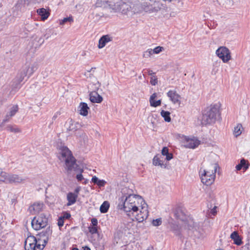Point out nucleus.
I'll use <instances>...</instances> for the list:
<instances>
[{
    "instance_id": "1",
    "label": "nucleus",
    "mask_w": 250,
    "mask_h": 250,
    "mask_svg": "<svg viewBox=\"0 0 250 250\" xmlns=\"http://www.w3.org/2000/svg\"><path fill=\"white\" fill-rule=\"evenodd\" d=\"M119 201V208L123 209L130 217L138 212L142 202H144L141 196L131 194L122 196Z\"/></svg>"
},
{
    "instance_id": "2",
    "label": "nucleus",
    "mask_w": 250,
    "mask_h": 250,
    "mask_svg": "<svg viewBox=\"0 0 250 250\" xmlns=\"http://www.w3.org/2000/svg\"><path fill=\"white\" fill-rule=\"evenodd\" d=\"M58 158L62 162H64L65 169L69 174L72 170H79L78 165L76 164V160L73 156L71 151L67 147H62L58 155Z\"/></svg>"
},
{
    "instance_id": "3",
    "label": "nucleus",
    "mask_w": 250,
    "mask_h": 250,
    "mask_svg": "<svg viewBox=\"0 0 250 250\" xmlns=\"http://www.w3.org/2000/svg\"><path fill=\"white\" fill-rule=\"evenodd\" d=\"M220 116L219 106L217 104H211L204 110L201 123L203 125L213 124Z\"/></svg>"
},
{
    "instance_id": "4",
    "label": "nucleus",
    "mask_w": 250,
    "mask_h": 250,
    "mask_svg": "<svg viewBox=\"0 0 250 250\" xmlns=\"http://www.w3.org/2000/svg\"><path fill=\"white\" fill-rule=\"evenodd\" d=\"M218 167V165L214 163L210 166L209 169L201 168L200 169L199 174L203 184L209 186L214 183Z\"/></svg>"
},
{
    "instance_id": "5",
    "label": "nucleus",
    "mask_w": 250,
    "mask_h": 250,
    "mask_svg": "<svg viewBox=\"0 0 250 250\" xmlns=\"http://www.w3.org/2000/svg\"><path fill=\"white\" fill-rule=\"evenodd\" d=\"M48 238H37L34 236H28L24 242L25 250H42L48 242Z\"/></svg>"
},
{
    "instance_id": "6",
    "label": "nucleus",
    "mask_w": 250,
    "mask_h": 250,
    "mask_svg": "<svg viewBox=\"0 0 250 250\" xmlns=\"http://www.w3.org/2000/svg\"><path fill=\"white\" fill-rule=\"evenodd\" d=\"M158 4L156 0H139V3L134 5V11L136 12H141L143 10L147 11L149 6L152 8L159 7Z\"/></svg>"
},
{
    "instance_id": "7",
    "label": "nucleus",
    "mask_w": 250,
    "mask_h": 250,
    "mask_svg": "<svg viewBox=\"0 0 250 250\" xmlns=\"http://www.w3.org/2000/svg\"><path fill=\"white\" fill-rule=\"evenodd\" d=\"M22 180V178L17 174L9 173L3 170L0 174V183L3 182L6 184L20 183Z\"/></svg>"
},
{
    "instance_id": "8",
    "label": "nucleus",
    "mask_w": 250,
    "mask_h": 250,
    "mask_svg": "<svg viewBox=\"0 0 250 250\" xmlns=\"http://www.w3.org/2000/svg\"><path fill=\"white\" fill-rule=\"evenodd\" d=\"M47 224L48 218L43 213L37 217H34L31 222L32 228L37 230L45 228Z\"/></svg>"
},
{
    "instance_id": "9",
    "label": "nucleus",
    "mask_w": 250,
    "mask_h": 250,
    "mask_svg": "<svg viewBox=\"0 0 250 250\" xmlns=\"http://www.w3.org/2000/svg\"><path fill=\"white\" fill-rule=\"evenodd\" d=\"M108 8L111 9L114 12L122 11V12L128 9V5L122 0H109Z\"/></svg>"
},
{
    "instance_id": "10",
    "label": "nucleus",
    "mask_w": 250,
    "mask_h": 250,
    "mask_svg": "<svg viewBox=\"0 0 250 250\" xmlns=\"http://www.w3.org/2000/svg\"><path fill=\"white\" fill-rule=\"evenodd\" d=\"M108 8L111 9L114 12L122 11V12L128 9V5L122 0H109Z\"/></svg>"
},
{
    "instance_id": "11",
    "label": "nucleus",
    "mask_w": 250,
    "mask_h": 250,
    "mask_svg": "<svg viewBox=\"0 0 250 250\" xmlns=\"http://www.w3.org/2000/svg\"><path fill=\"white\" fill-rule=\"evenodd\" d=\"M147 205L144 202V204L141 205V209H139V213L138 212L131 216H134L136 221L139 223L143 222L146 219L148 216V211L147 208Z\"/></svg>"
},
{
    "instance_id": "12",
    "label": "nucleus",
    "mask_w": 250,
    "mask_h": 250,
    "mask_svg": "<svg viewBox=\"0 0 250 250\" xmlns=\"http://www.w3.org/2000/svg\"><path fill=\"white\" fill-rule=\"evenodd\" d=\"M216 54L224 62H227L231 59L229 49L225 46L220 47L216 51Z\"/></svg>"
},
{
    "instance_id": "13",
    "label": "nucleus",
    "mask_w": 250,
    "mask_h": 250,
    "mask_svg": "<svg viewBox=\"0 0 250 250\" xmlns=\"http://www.w3.org/2000/svg\"><path fill=\"white\" fill-rule=\"evenodd\" d=\"M94 85V87L93 88V91L91 92L89 94L90 100L93 103H100L103 101V98L96 91L99 89L101 84L99 82H97Z\"/></svg>"
},
{
    "instance_id": "14",
    "label": "nucleus",
    "mask_w": 250,
    "mask_h": 250,
    "mask_svg": "<svg viewBox=\"0 0 250 250\" xmlns=\"http://www.w3.org/2000/svg\"><path fill=\"white\" fill-rule=\"evenodd\" d=\"M37 25L38 24L33 21H27L23 28V30H21V34L24 37L27 36L28 34L35 29Z\"/></svg>"
},
{
    "instance_id": "15",
    "label": "nucleus",
    "mask_w": 250,
    "mask_h": 250,
    "mask_svg": "<svg viewBox=\"0 0 250 250\" xmlns=\"http://www.w3.org/2000/svg\"><path fill=\"white\" fill-rule=\"evenodd\" d=\"M18 110L19 107L17 105H13L9 109V111L7 112L4 119L2 120V121L0 124V126H3L6 123L9 122L10 119L15 115Z\"/></svg>"
},
{
    "instance_id": "16",
    "label": "nucleus",
    "mask_w": 250,
    "mask_h": 250,
    "mask_svg": "<svg viewBox=\"0 0 250 250\" xmlns=\"http://www.w3.org/2000/svg\"><path fill=\"white\" fill-rule=\"evenodd\" d=\"M49 0H18L16 6L21 9L22 7L28 6L30 4H41L45 3Z\"/></svg>"
},
{
    "instance_id": "17",
    "label": "nucleus",
    "mask_w": 250,
    "mask_h": 250,
    "mask_svg": "<svg viewBox=\"0 0 250 250\" xmlns=\"http://www.w3.org/2000/svg\"><path fill=\"white\" fill-rule=\"evenodd\" d=\"M43 204L41 202H36L29 206L28 211L31 214L39 213L42 209Z\"/></svg>"
},
{
    "instance_id": "18",
    "label": "nucleus",
    "mask_w": 250,
    "mask_h": 250,
    "mask_svg": "<svg viewBox=\"0 0 250 250\" xmlns=\"http://www.w3.org/2000/svg\"><path fill=\"white\" fill-rule=\"evenodd\" d=\"M167 96L174 104H180V96L175 91L169 90L167 93Z\"/></svg>"
},
{
    "instance_id": "19",
    "label": "nucleus",
    "mask_w": 250,
    "mask_h": 250,
    "mask_svg": "<svg viewBox=\"0 0 250 250\" xmlns=\"http://www.w3.org/2000/svg\"><path fill=\"white\" fill-rule=\"evenodd\" d=\"M112 37L108 35L103 36L99 41V48H103L104 47L107 43L112 41Z\"/></svg>"
},
{
    "instance_id": "20",
    "label": "nucleus",
    "mask_w": 250,
    "mask_h": 250,
    "mask_svg": "<svg viewBox=\"0 0 250 250\" xmlns=\"http://www.w3.org/2000/svg\"><path fill=\"white\" fill-rule=\"evenodd\" d=\"M78 195L73 192H69L67 195V200L68 203H67V206H70L75 204L76 202Z\"/></svg>"
},
{
    "instance_id": "21",
    "label": "nucleus",
    "mask_w": 250,
    "mask_h": 250,
    "mask_svg": "<svg viewBox=\"0 0 250 250\" xmlns=\"http://www.w3.org/2000/svg\"><path fill=\"white\" fill-rule=\"evenodd\" d=\"M200 141L197 139L193 138L187 141L186 147L190 148H195L200 144Z\"/></svg>"
},
{
    "instance_id": "22",
    "label": "nucleus",
    "mask_w": 250,
    "mask_h": 250,
    "mask_svg": "<svg viewBox=\"0 0 250 250\" xmlns=\"http://www.w3.org/2000/svg\"><path fill=\"white\" fill-rule=\"evenodd\" d=\"M249 167V164L248 162L244 159H242L241 160L240 163L236 165L235 168L237 171L240 170L242 169L245 171L248 169Z\"/></svg>"
},
{
    "instance_id": "23",
    "label": "nucleus",
    "mask_w": 250,
    "mask_h": 250,
    "mask_svg": "<svg viewBox=\"0 0 250 250\" xmlns=\"http://www.w3.org/2000/svg\"><path fill=\"white\" fill-rule=\"evenodd\" d=\"M80 114L85 116L88 114V110L89 109L87 104L85 103H81L79 105Z\"/></svg>"
},
{
    "instance_id": "24",
    "label": "nucleus",
    "mask_w": 250,
    "mask_h": 250,
    "mask_svg": "<svg viewBox=\"0 0 250 250\" xmlns=\"http://www.w3.org/2000/svg\"><path fill=\"white\" fill-rule=\"evenodd\" d=\"M162 156L160 154L155 155L152 160V164L155 166H160L163 167L164 165L163 161L161 160Z\"/></svg>"
},
{
    "instance_id": "25",
    "label": "nucleus",
    "mask_w": 250,
    "mask_h": 250,
    "mask_svg": "<svg viewBox=\"0 0 250 250\" xmlns=\"http://www.w3.org/2000/svg\"><path fill=\"white\" fill-rule=\"evenodd\" d=\"M37 12L39 15L41 16L42 21L46 20L50 15L49 12L47 11V10L44 8L38 9Z\"/></svg>"
},
{
    "instance_id": "26",
    "label": "nucleus",
    "mask_w": 250,
    "mask_h": 250,
    "mask_svg": "<svg viewBox=\"0 0 250 250\" xmlns=\"http://www.w3.org/2000/svg\"><path fill=\"white\" fill-rule=\"evenodd\" d=\"M230 238L233 240L234 243L238 246L240 245L242 243V240L237 231H233L230 235Z\"/></svg>"
},
{
    "instance_id": "27",
    "label": "nucleus",
    "mask_w": 250,
    "mask_h": 250,
    "mask_svg": "<svg viewBox=\"0 0 250 250\" xmlns=\"http://www.w3.org/2000/svg\"><path fill=\"white\" fill-rule=\"evenodd\" d=\"M91 181L95 184H96L100 188L104 187L106 182L104 180H99L96 176L92 178Z\"/></svg>"
},
{
    "instance_id": "28",
    "label": "nucleus",
    "mask_w": 250,
    "mask_h": 250,
    "mask_svg": "<svg viewBox=\"0 0 250 250\" xmlns=\"http://www.w3.org/2000/svg\"><path fill=\"white\" fill-rule=\"evenodd\" d=\"M109 0H97L95 5L97 7L108 8Z\"/></svg>"
},
{
    "instance_id": "29",
    "label": "nucleus",
    "mask_w": 250,
    "mask_h": 250,
    "mask_svg": "<svg viewBox=\"0 0 250 250\" xmlns=\"http://www.w3.org/2000/svg\"><path fill=\"white\" fill-rule=\"evenodd\" d=\"M27 75H28L27 71L23 69L19 74H18L17 77L18 83H20L21 82Z\"/></svg>"
},
{
    "instance_id": "30",
    "label": "nucleus",
    "mask_w": 250,
    "mask_h": 250,
    "mask_svg": "<svg viewBox=\"0 0 250 250\" xmlns=\"http://www.w3.org/2000/svg\"><path fill=\"white\" fill-rule=\"evenodd\" d=\"M109 208V204L107 201H104L101 206L100 209L102 213L107 212Z\"/></svg>"
},
{
    "instance_id": "31",
    "label": "nucleus",
    "mask_w": 250,
    "mask_h": 250,
    "mask_svg": "<svg viewBox=\"0 0 250 250\" xmlns=\"http://www.w3.org/2000/svg\"><path fill=\"white\" fill-rule=\"evenodd\" d=\"M161 116L164 118L165 121L167 122H170L171 118L170 117V112L165 110H162L161 112Z\"/></svg>"
},
{
    "instance_id": "32",
    "label": "nucleus",
    "mask_w": 250,
    "mask_h": 250,
    "mask_svg": "<svg viewBox=\"0 0 250 250\" xmlns=\"http://www.w3.org/2000/svg\"><path fill=\"white\" fill-rule=\"evenodd\" d=\"M6 129L11 132L19 133L21 131L16 125H8L6 127Z\"/></svg>"
},
{
    "instance_id": "33",
    "label": "nucleus",
    "mask_w": 250,
    "mask_h": 250,
    "mask_svg": "<svg viewBox=\"0 0 250 250\" xmlns=\"http://www.w3.org/2000/svg\"><path fill=\"white\" fill-rule=\"evenodd\" d=\"M242 125L241 124H238L236 127H234L233 131V134L235 137H238L242 133Z\"/></svg>"
},
{
    "instance_id": "34",
    "label": "nucleus",
    "mask_w": 250,
    "mask_h": 250,
    "mask_svg": "<svg viewBox=\"0 0 250 250\" xmlns=\"http://www.w3.org/2000/svg\"><path fill=\"white\" fill-rule=\"evenodd\" d=\"M73 21V19L72 17L64 18L63 19L59 20V24L60 25H63L67 22H72Z\"/></svg>"
},
{
    "instance_id": "35",
    "label": "nucleus",
    "mask_w": 250,
    "mask_h": 250,
    "mask_svg": "<svg viewBox=\"0 0 250 250\" xmlns=\"http://www.w3.org/2000/svg\"><path fill=\"white\" fill-rule=\"evenodd\" d=\"M153 54H154V52L152 49H148L145 52H144L143 54V57L148 58L150 57Z\"/></svg>"
},
{
    "instance_id": "36",
    "label": "nucleus",
    "mask_w": 250,
    "mask_h": 250,
    "mask_svg": "<svg viewBox=\"0 0 250 250\" xmlns=\"http://www.w3.org/2000/svg\"><path fill=\"white\" fill-rule=\"evenodd\" d=\"M35 66H32L31 67H26L25 69H23V70H25L27 72V74H28L29 76H31L35 71Z\"/></svg>"
},
{
    "instance_id": "37",
    "label": "nucleus",
    "mask_w": 250,
    "mask_h": 250,
    "mask_svg": "<svg viewBox=\"0 0 250 250\" xmlns=\"http://www.w3.org/2000/svg\"><path fill=\"white\" fill-rule=\"evenodd\" d=\"M157 78L155 75H152L150 78V83L152 85H155L157 84Z\"/></svg>"
},
{
    "instance_id": "38",
    "label": "nucleus",
    "mask_w": 250,
    "mask_h": 250,
    "mask_svg": "<svg viewBox=\"0 0 250 250\" xmlns=\"http://www.w3.org/2000/svg\"><path fill=\"white\" fill-rule=\"evenodd\" d=\"M162 224V220L161 218H157L156 219L153 220L152 222V224L154 226H159Z\"/></svg>"
},
{
    "instance_id": "39",
    "label": "nucleus",
    "mask_w": 250,
    "mask_h": 250,
    "mask_svg": "<svg viewBox=\"0 0 250 250\" xmlns=\"http://www.w3.org/2000/svg\"><path fill=\"white\" fill-rule=\"evenodd\" d=\"M153 50V51L154 52V54H159L161 52H162L163 50H164V47L158 46L156 47L155 48H154Z\"/></svg>"
},
{
    "instance_id": "40",
    "label": "nucleus",
    "mask_w": 250,
    "mask_h": 250,
    "mask_svg": "<svg viewBox=\"0 0 250 250\" xmlns=\"http://www.w3.org/2000/svg\"><path fill=\"white\" fill-rule=\"evenodd\" d=\"M88 230L89 232L92 234L98 232L97 228L95 227L90 226L88 227Z\"/></svg>"
},
{
    "instance_id": "41",
    "label": "nucleus",
    "mask_w": 250,
    "mask_h": 250,
    "mask_svg": "<svg viewBox=\"0 0 250 250\" xmlns=\"http://www.w3.org/2000/svg\"><path fill=\"white\" fill-rule=\"evenodd\" d=\"M77 125H79L78 123L73 124L72 123L69 126L68 129L70 131H75L77 129Z\"/></svg>"
},
{
    "instance_id": "42",
    "label": "nucleus",
    "mask_w": 250,
    "mask_h": 250,
    "mask_svg": "<svg viewBox=\"0 0 250 250\" xmlns=\"http://www.w3.org/2000/svg\"><path fill=\"white\" fill-rule=\"evenodd\" d=\"M161 104V101L160 100H159L158 101H154L152 103H150V104L151 106L153 107H157L159 105H160Z\"/></svg>"
},
{
    "instance_id": "43",
    "label": "nucleus",
    "mask_w": 250,
    "mask_h": 250,
    "mask_svg": "<svg viewBox=\"0 0 250 250\" xmlns=\"http://www.w3.org/2000/svg\"><path fill=\"white\" fill-rule=\"evenodd\" d=\"M169 153L168 149L167 147H164L162 150V155L166 156Z\"/></svg>"
},
{
    "instance_id": "44",
    "label": "nucleus",
    "mask_w": 250,
    "mask_h": 250,
    "mask_svg": "<svg viewBox=\"0 0 250 250\" xmlns=\"http://www.w3.org/2000/svg\"><path fill=\"white\" fill-rule=\"evenodd\" d=\"M63 223H64V219H63L62 217L61 216L59 218V219L58 220V225L60 227H61L63 226Z\"/></svg>"
},
{
    "instance_id": "45",
    "label": "nucleus",
    "mask_w": 250,
    "mask_h": 250,
    "mask_svg": "<svg viewBox=\"0 0 250 250\" xmlns=\"http://www.w3.org/2000/svg\"><path fill=\"white\" fill-rule=\"evenodd\" d=\"M157 97V94L156 93H154L152 94L149 99V102L150 104L154 102L155 100L154 99Z\"/></svg>"
},
{
    "instance_id": "46",
    "label": "nucleus",
    "mask_w": 250,
    "mask_h": 250,
    "mask_svg": "<svg viewBox=\"0 0 250 250\" xmlns=\"http://www.w3.org/2000/svg\"><path fill=\"white\" fill-rule=\"evenodd\" d=\"M61 217H62L63 219H69L71 217V214L67 212H65L63 213V216H61Z\"/></svg>"
},
{
    "instance_id": "47",
    "label": "nucleus",
    "mask_w": 250,
    "mask_h": 250,
    "mask_svg": "<svg viewBox=\"0 0 250 250\" xmlns=\"http://www.w3.org/2000/svg\"><path fill=\"white\" fill-rule=\"evenodd\" d=\"M91 223L92 224V227H97L98 225V220L96 218H92L91 219Z\"/></svg>"
},
{
    "instance_id": "48",
    "label": "nucleus",
    "mask_w": 250,
    "mask_h": 250,
    "mask_svg": "<svg viewBox=\"0 0 250 250\" xmlns=\"http://www.w3.org/2000/svg\"><path fill=\"white\" fill-rule=\"evenodd\" d=\"M194 227V223L191 221L189 222L188 223V229H190Z\"/></svg>"
},
{
    "instance_id": "49",
    "label": "nucleus",
    "mask_w": 250,
    "mask_h": 250,
    "mask_svg": "<svg viewBox=\"0 0 250 250\" xmlns=\"http://www.w3.org/2000/svg\"><path fill=\"white\" fill-rule=\"evenodd\" d=\"M76 178L79 181H81L83 179V176L81 173L77 174L76 176Z\"/></svg>"
},
{
    "instance_id": "50",
    "label": "nucleus",
    "mask_w": 250,
    "mask_h": 250,
    "mask_svg": "<svg viewBox=\"0 0 250 250\" xmlns=\"http://www.w3.org/2000/svg\"><path fill=\"white\" fill-rule=\"evenodd\" d=\"M166 156V159L167 161H169V160H170L173 158V155H172V153H169Z\"/></svg>"
},
{
    "instance_id": "51",
    "label": "nucleus",
    "mask_w": 250,
    "mask_h": 250,
    "mask_svg": "<svg viewBox=\"0 0 250 250\" xmlns=\"http://www.w3.org/2000/svg\"><path fill=\"white\" fill-rule=\"evenodd\" d=\"M81 187H77L76 188H75V191H74V193H75V194H77V195H78L80 191L81 190Z\"/></svg>"
},
{
    "instance_id": "52",
    "label": "nucleus",
    "mask_w": 250,
    "mask_h": 250,
    "mask_svg": "<svg viewBox=\"0 0 250 250\" xmlns=\"http://www.w3.org/2000/svg\"><path fill=\"white\" fill-rule=\"evenodd\" d=\"M179 214V211L178 210L177 211L176 213H175V215H176V217H177V218L180 219V220H184L185 218L183 217H181L180 215L178 214Z\"/></svg>"
},
{
    "instance_id": "53",
    "label": "nucleus",
    "mask_w": 250,
    "mask_h": 250,
    "mask_svg": "<svg viewBox=\"0 0 250 250\" xmlns=\"http://www.w3.org/2000/svg\"><path fill=\"white\" fill-rule=\"evenodd\" d=\"M216 208V207H214L213 209H212L211 210V211H210L212 215H214L216 214V210H215V209H216V208Z\"/></svg>"
},
{
    "instance_id": "54",
    "label": "nucleus",
    "mask_w": 250,
    "mask_h": 250,
    "mask_svg": "<svg viewBox=\"0 0 250 250\" xmlns=\"http://www.w3.org/2000/svg\"><path fill=\"white\" fill-rule=\"evenodd\" d=\"M148 75L151 76V77L152 75H155V73L153 72V71L152 70H148Z\"/></svg>"
},
{
    "instance_id": "55",
    "label": "nucleus",
    "mask_w": 250,
    "mask_h": 250,
    "mask_svg": "<svg viewBox=\"0 0 250 250\" xmlns=\"http://www.w3.org/2000/svg\"><path fill=\"white\" fill-rule=\"evenodd\" d=\"M83 250H91L89 247L85 246L83 248Z\"/></svg>"
},
{
    "instance_id": "56",
    "label": "nucleus",
    "mask_w": 250,
    "mask_h": 250,
    "mask_svg": "<svg viewBox=\"0 0 250 250\" xmlns=\"http://www.w3.org/2000/svg\"><path fill=\"white\" fill-rule=\"evenodd\" d=\"M48 231L46 232L48 234H50L51 233V231L50 230L49 228H47Z\"/></svg>"
},
{
    "instance_id": "57",
    "label": "nucleus",
    "mask_w": 250,
    "mask_h": 250,
    "mask_svg": "<svg viewBox=\"0 0 250 250\" xmlns=\"http://www.w3.org/2000/svg\"><path fill=\"white\" fill-rule=\"evenodd\" d=\"M174 233L176 234V235H178L179 234V232L178 230H173Z\"/></svg>"
},
{
    "instance_id": "58",
    "label": "nucleus",
    "mask_w": 250,
    "mask_h": 250,
    "mask_svg": "<svg viewBox=\"0 0 250 250\" xmlns=\"http://www.w3.org/2000/svg\"><path fill=\"white\" fill-rule=\"evenodd\" d=\"M88 182V180L87 179H86L83 182V184H86Z\"/></svg>"
},
{
    "instance_id": "59",
    "label": "nucleus",
    "mask_w": 250,
    "mask_h": 250,
    "mask_svg": "<svg viewBox=\"0 0 250 250\" xmlns=\"http://www.w3.org/2000/svg\"><path fill=\"white\" fill-rule=\"evenodd\" d=\"M72 250H79L77 248H73Z\"/></svg>"
},
{
    "instance_id": "60",
    "label": "nucleus",
    "mask_w": 250,
    "mask_h": 250,
    "mask_svg": "<svg viewBox=\"0 0 250 250\" xmlns=\"http://www.w3.org/2000/svg\"><path fill=\"white\" fill-rule=\"evenodd\" d=\"M164 0V1H168V2H170V1H171L172 0Z\"/></svg>"
},
{
    "instance_id": "61",
    "label": "nucleus",
    "mask_w": 250,
    "mask_h": 250,
    "mask_svg": "<svg viewBox=\"0 0 250 250\" xmlns=\"http://www.w3.org/2000/svg\"><path fill=\"white\" fill-rule=\"evenodd\" d=\"M1 171H2V170L0 168V174L1 173Z\"/></svg>"
},
{
    "instance_id": "62",
    "label": "nucleus",
    "mask_w": 250,
    "mask_h": 250,
    "mask_svg": "<svg viewBox=\"0 0 250 250\" xmlns=\"http://www.w3.org/2000/svg\"><path fill=\"white\" fill-rule=\"evenodd\" d=\"M80 171H81V172H82L83 171V169H80Z\"/></svg>"
}]
</instances>
